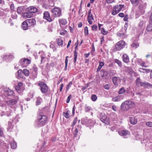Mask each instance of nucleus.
Returning a JSON list of instances; mask_svg holds the SVG:
<instances>
[{
  "label": "nucleus",
  "mask_w": 152,
  "mask_h": 152,
  "mask_svg": "<svg viewBox=\"0 0 152 152\" xmlns=\"http://www.w3.org/2000/svg\"><path fill=\"white\" fill-rule=\"evenodd\" d=\"M129 118L131 124L134 125L137 123V119L135 117H130Z\"/></svg>",
  "instance_id": "obj_18"
},
{
  "label": "nucleus",
  "mask_w": 152,
  "mask_h": 152,
  "mask_svg": "<svg viewBox=\"0 0 152 152\" xmlns=\"http://www.w3.org/2000/svg\"><path fill=\"white\" fill-rule=\"evenodd\" d=\"M123 61L125 63H128L129 61V58L126 54H124L122 56Z\"/></svg>",
  "instance_id": "obj_20"
},
{
  "label": "nucleus",
  "mask_w": 152,
  "mask_h": 152,
  "mask_svg": "<svg viewBox=\"0 0 152 152\" xmlns=\"http://www.w3.org/2000/svg\"><path fill=\"white\" fill-rule=\"evenodd\" d=\"M118 35L119 36L122 37V38H124L123 36L125 34L124 33H118Z\"/></svg>",
  "instance_id": "obj_63"
},
{
  "label": "nucleus",
  "mask_w": 152,
  "mask_h": 152,
  "mask_svg": "<svg viewBox=\"0 0 152 152\" xmlns=\"http://www.w3.org/2000/svg\"><path fill=\"white\" fill-rule=\"evenodd\" d=\"M57 43L59 46H62L63 43V40L61 38H58L57 39Z\"/></svg>",
  "instance_id": "obj_35"
},
{
  "label": "nucleus",
  "mask_w": 152,
  "mask_h": 152,
  "mask_svg": "<svg viewBox=\"0 0 152 152\" xmlns=\"http://www.w3.org/2000/svg\"><path fill=\"white\" fill-rule=\"evenodd\" d=\"M141 86H143L145 88H151L152 87V86L149 83L147 82H142L141 83Z\"/></svg>",
  "instance_id": "obj_23"
},
{
  "label": "nucleus",
  "mask_w": 152,
  "mask_h": 152,
  "mask_svg": "<svg viewBox=\"0 0 152 152\" xmlns=\"http://www.w3.org/2000/svg\"><path fill=\"white\" fill-rule=\"evenodd\" d=\"M94 20L93 15L92 16H88L87 20L88 23L90 24H92L93 23L92 20Z\"/></svg>",
  "instance_id": "obj_28"
},
{
  "label": "nucleus",
  "mask_w": 152,
  "mask_h": 152,
  "mask_svg": "<svg viewBox=\"0 0 152 152\" xmlns=\"http://www.w3.org/2000/svg\"><path fill=\"white\" fill-rule=\"evenodd\" d=\"M124 5L120 4L113 6V9L112 12L113 15H115L117 14L124 7Z\"/></svg>",
  "instance_id": "obj_4"
},
{
  "label": "nucleus",
  "mask_w": 152,
  "mask_h": 152,
  "mask_svg": "<svg viewBox=\"0 0 152 152\" xmlns=\"http://www.w3.org/2000/svg\"><path fill=\"white\" fill-rule=\"evenodd\" d=\"M128 16L127 15H126L124 18V21H128Z\"/></svg>",
  "instance_id": "obj_61"
},
{
  "label": "nucleus",
  "mask_w": 152,
  "mask_h": 152,
  "mask_svg": "<svg viewBox=\"0 0 152 152\" xmlns=\"http://www.w3.org/2000/svg\"><path fill=\"white\" fill-rule=\"evenodd\" d=\"M126 91V90L125 88L122 87L118 91V93L120 94H121L125 93Z\"/></svg>",
  "instance_id": "obj_32"
},
{
  "label": "nucleus",
  "mask_w": 152,
  "mask_h": 152,
  "mask_svg": "<svg viewBox=\"0 0 152 152\" xmlns=\"http://www.w3.org/2000/svg\"><path fill=\"white\" fill-rule=\"evenodd\" d=\"M119 134L121 136H123L124 138H126V136L129 135V133L127 130H124L121 132H118Z\"/></svg>",
  "instance_id": "obj_16"
},
{
  "label": "nucleus",
  "mask_w": 152,
  "mask_h": 152,
  "mask_svg": "<svg viewBox=\"0 0 152 152\" xmlns=\"http://www.w3.org/2000/svg\"><path fill=\"white\" fill-rule=\"evenodd\" d=\"M147 30L148 31H151L152 30V27L150 26V25H148L147 27Z\"/></svg>",
  "instance_id": "obj_54"
},
{
  "label": "nucleus",
  "mask_w": 152,
  "mask_h": 152,
  "mask_svg": "<svg viewBox=\"0 0 152 152\" xmlns=\"http://www.w3.org/2000/svg\"><path fill=\"white\" fill-rule=\"evenodd\" d=\"M70 112L69 111H67L66 113H64L63 115L66 118H69L70 116Z\"/></svg>",
  "instance_id": "obj_33"
},
{
  "label": "nucleus",
  "mask_w": 152,
  "mask_h": 152,
  "mask_svg": "<svg viewBox=\"0 0 152 152\" xmlns=\"http://www.w3.org/2000/svg\"><path fill=\"white\" fill-rule=\"evenodd\" d=\"M146 125L149 127H152V122H151L148 121L146 122Z\"/></svg>",
  "instance_id": "obj_52"
},
{
  "label": "nucleus",
  "mask_w": 152,
  "mask_h": 152,
  "mask_svg": "<svg viewBox=\"0 0 152 152\" xmlns=\"http://www.w3.org/2000/svg\"><path fill=\"white\" fill-rule=\"evenodd\" d=\"M58 21L60 25H65L67 23V21L65 19H59Z\"/></svg>",
  "instance_id": "obj_24"
},
{
  "label": "nucleus",
  "mask_w": 152,
  "mask_h": 152,
  "mask_svg": "<svg viewBox=\"0 0 152 152\" xmlns=\"http://www.w3.org/2000/svg\"><path fill=\"white\" fill-rule=\"evenodd\" d=\"M29 26L35 25L36 23L35 20L34 18L28 19L26 20Z\"/></svg>",
  "instance_id": "obj_13"
},
{
  "label": "nucleus",
  "mask_w": 152,
  "mask_h": 152,
  "mask_svg": "<svg viewBox=\"0 0 152 152\" xmlns=\"http://www.w3.org/2000/svg\"><path fill=\"white\" fill-rule=\"evenodd\" d=\"M100 116V120L102 122L107 125L110 124L109 118L104 113H101Z\"/></svg>",
  "instance_id": "obj_7"
},
{
  "label": "nucleus",
  "mask_w": 152,
  "mask_h": 152,
  "mask_svg": "<svg viewBox=\"0 0 152 152\" xmlns=\"http://www.w3.org/2000/svg\"><path fill=\"white\" fill-rule=\"evenodd\" d=\"M23 72L26 76H28L29 74V70L26 69L23 70Z\"/></svg>",
  "instance_id": "obj_37"
},
{
  "label": "nucleus",
  "mask_w": 152,
  "mask_h": 152,
  "mask_svg": "<svg viewBox=\"0 0 152 152\" xmlns=\"http://www.w3.org/2000/svg\"><path fill=\"white\" fill-rule=\"evenodd\" d=\"M23 73L21 69H19V70L18 72H17V75L18 76V77H20V78H22L23 77V75H22V73Z\"/></svg>",
  "instance_id": "obj_36"
},
{
  "label": "nucleus",
  "mask_w": 152,
  "mask_h": 152,
  "mask_svg": "<svg viewBox=\"0 0 152 152\" xmlns=\"http://www.w3.org/2000/svg\"><path fill=\"white\" fill-rule=\"evenodd\" d=\"M124 96L123 95H118L112 98V101L114 102H120L124 99Z\"/></svg>",
  "instance_id": "obj_12"
},
{
  "label": "nucleus",
  "mask_w": 152,
  "mask_h": 152,
  "mask_svg": "<svg viewBox=\"0 0 152 152\" xmlns=\"http://www.w3.org/2000/svg\"><path fill=\"white\" fill-rule=\"evenodd\" d=\"M5 56L7 58L9 59H12L14 58V56L13 54H9V55H5Z\"/></svg>",
  "instance_id": "obj_39"
},
{
  "label": "nucleus",
  "mask_w": 152,
  "mask_h": 152,
  "mask_svg": "<svg viewBox=\"0 0 152 152\" xmlns=\"http://www.w3.org/2000/svg\"><path fill=\"white\" fill-rule=\"evenodd\" d=\"M101 30L102 33L103 35H106L108 33L107 31H106L103 27L102 28Z\"/></svg>",
  "instance_id": "obj_44"
},
{
  "label": "nucleus",
  "mask_w": 152,
  "mask_h": 152,
  "mask_svg": "<svg viewBox=\"0 0 152 152\" xmlns=\"http://www.w3.org/2000/svg\"><path fill=\"white\" fill-rule=\"evenodd\" d=\"M17 101L15 99H12L7 102V103L9 105H12L16 104Z\"/></svg>",
  "instance_id": "obj_22"
},
{
  "label": "nucleus",
  "mask_w": 152,
  "mask_h": 152,
  "mask_svg": "<svg viewBox=\"0 0 152 152\" xmlns=\"http://www.w3.org/2000/svg\"><path fill=\"white\" fill-rule=\"evenodd\" d=\"M91 99L93 101H95L97 99V96L95 94H93L91 96Z\"/></svg>",
  "instance_id": "obj_42"
},
{
  "label": "nucleus",
  "mask_w": 152,
  "mask_h": 152,
  "mask_svg": "<svg viewBox=\"0 0 152 152\" xmlns=\"http://www.w3.org/2000/svg\"><path fill=\"white\" fill-rule=\"evenodd\" d=\"M11 148L13 149H15L16 148L17 144L16 142L14 141H13L11 142L10 143Z\"/></svg>",
  "instance_id": "obj_34"
},
{
  "label": "nucleus",
  "mask_w": 152,
  "mask_h": 152,
  "mask_svg": "<svg viewBox=\"0 0 152 152\" xmlns=\"http://www.w3.org/2000/svg\"><path fill=\"white\" fill-rule=\"evenodd\" d=\"M33 69L35 72H36L37 71L38 68L35 66L34 65L33 66Z\"/></svg>",
  "instance_id": "obj_62"
},
{
  "label": "nucleus",
  "mask_w": 152,
  "mask_h": 152,
  "mask_svg": "<svg viewBox=\"0 0 152 152\" xmlns=\"http://www.w3.org/2000/svg\"><path fill=\"white\" fill-rule=\"evenodd\" d=\"M71 96H72L70 94L68 96V97H67V100L66 101V102L67 103H69V101L71 99Z\"/></svg>",
  "instance_id": "obj_57"
},
{
  "label": "nucleus",
  "mask_w": 152,
  "mask_h": 152,
  "mask_svg": "<svg viewBox=\"0 0 152 152\" xmlns=\"http://www.w3.org/2000/svg\"><path fill=\"white\" fill-rule=\"evenodd\" d=\"M43 18L49 22L52 21V19L50 16V14L48 11H45L43 13Z\"/></svg>",
  "instance_id": "obj_10"
},
{
  "label": "nucleus",
  "mask_w": 152,
  "mask_h": 152,
  "mask_svg": "<svg viewBox=\"0 0 152 152\" xmlns=\"http://www.w3.org/2000/svg\"><path fill=\"white\" fill-rule=\"evenodd\" d=\"M84 31H85V35H88V27L87 26H86L85 27Z\"/></svg>",
  "instance_id": "obj_51"
},
{
  "label": "nucleus",
  "mask_w": 152,
  "mask_h": 152,
  "mask_svg": "<svg viewBox=\"0 0 152 152\" xmlns=\"http://www.w3.org/2000/svg\"><path fill=\"white\" fill-rule=\"evenodd\" d=\"M77 49V45L75 47V50L74 52V55L73 57V62L74 64H75L77 57V52L76 50Z\"/></svg>",
  "instance_id": "obj_17"
},
{
  "label": "nucleus",
  "mask_w": 152,
  "mask_h": 152,
  "mask_svg": "<svg viewBox=\"0 0 152 152\" xmlns=\"http://www.w3.org/2000/svg\"><path fill=\"white\" fill-rule=\"evenodd\" d=\"M3 128L0 127V136H3Z\"/></svg>",
  "instance_id": "obj_56"
},
{
  "label": "nucleus",
  "mask_w": 152,
  "mask_h": 152,
  "mask_svg": "<svg viewBox=\"0 0 152 152\" xmlns=\"http://www.w3.org/2000/svg\"><path fill=\"white\" fill-rule=\"evenodd\" d=\"M13 128V126L12 125V123L10 122H8V126L7 128V131L9 132H12V130Z\"/></svg>",
  "instance_id": "obj_26"
},
{
  "label": "nucleus",
  "mask_w": 152,
  "mask_h": 152,
  "mask_svg": "<svg viewBox=\"0 0 152 152\" xmlns=\"http://www.w3.org/2000/svg\"><path fill=\"white\" fill-rule=\"evenodd\" d=\"M146 4L145 3L140 4L139 6V9L142 14H143L145 12V10L146 8Z\"/></svg>",
  "instance_id": "obj_14"
},
{
  "label": "nucleus",
  "mask_w": 152,
  "mask_h": 152,
  "mask_svg": "<svg viewBox=\"0 0 152 152\" xmlns=\"http://www.w3.org/2000/svg\"><path fill=\"white\" fill-rule=\"evenodd\" d=\"M29 26L26 21H23L21 25V28L24 30H26L28 29Z\"/></svg>",
  "instance_id": "obj_21"
},
{
  "label": "nucleus",
  "mask_w": 152,
  "mask_h": 152,
  "mask_svg": "<svg viewBox=\"0 0 152 152\" xmlns=\"http://www.w3.org/2000/svg\"><path fill=\"white\" fill-rule=\"evenodd\" d=\"M67 32V31L65 30H62L60 32V34L61 35H64L65 34H66Z\"/></svg>",
  "instance_id": "obj_50"
},
{
  "label": "nucleus",
  "mask_w": 152,
  "mask_h": 152,
  "mask_svg": "<svg viewBox=\"0 0 152 152\" xmlns=\"http://www.w3.org/2000/svg\"><path fill=\"white\" fill-rule=\"evenodd\" d=\"M4 91H5V94L9 96H11L13 95V91L11 90L9 88L6 89Z\"/></svg>",
  "instance_id": "obj_19"
},
{
  "label": "nucleus",
  "mask_w": 152,
  "mask_h": 152,
  "mask_svg": "<svg viewBox=\"0 0 152 152\" xmlns=\"http://www.w3.org/2000/svg\"><path fill=\"white\" fill-rule=\"evenodd\" d=\"M104 63L103 62H101V61H100L99 62V66H101V67H102L104 66Z\"/></svg>",
  "instance_id": "obj_64"
},
{
  "label": "nucleus",
  "mask_w": 152,
  "mask_h": 152,
  "mask_svg": "<svg viewBox=\"0 0 152 152\" xmlns=\"http://www.w3.org/2000/svg\"><path fill=\"white\" fill-rule=\"evenodd\" d=\"M92 30L94 31H96L97 29V26L96 25H94L92 26Z\"/></svg>",
  "instance_id": "obj_55"
},
{
  "label": "nucleus",
  "mask_w": 152,
  "mask_h": 152,
  "mask_svg": "<svg viewBox=\"0 0 152 152\" xmlns=\"http://www.w3.org/2000/svg\"><path fill=\"white\" fill-rule=\"evenodd\" d=\"M134 106L135 103L133 102L131 100H126L122 103L121 106V108L122 110L127 111Z\"/></svg>",
  "instance_id": "obj_1"
},
{
  "label": "nucleus",
  "mask_w": 152,
  "mask_h": 152,
  "mask_svg": "<svg viewBox=\"0 0 152 152\" xmlns=\"http://www.w3.org/2000/svg\"><path fill=\"white\" fill-rule=\"evenodd\" d=\"M91 108L90 107L86 106L85 108V111L86 112H89L91 110Z\"/></svg>",
  "instance_id": "obj_48"
},
{
  "label": "nucleus",
  "mask_w": 152,
  "mask_h": 152,
  "mask_svg": "<svg viewBox=\"0 0 152 152\" xmlns=\"http://www.w3.org/2000/svg\"><path fill=\"white\" fill-rule=\"evenodd\" d=\"M79 129H78L77 127L75 128V131L73 132V134L75 137L77 136Z\"/></svg>",
  "instance_id": "obj_46"
},
{
  "label": "nucleus",
  "mask_w": 152,
  "mask_h": 152,
  "mask_svg": "<svg viewBox=\"0 0 152 152\" xmlns=\"http://www.w3.org/2000/svg\"><path fill=\"white\" fill-rule=\"evenodd\" d=\"M77 117H76L74 118L72 124L71 125V126L72 127V129H73V127L74 126V125L76 123L77 121Z\"/></svg>",
  "instance_id": "obj_41"
},
{
  "label": "nucleus",
  "mask_w": 152,
  "mask_h": 152,
  "mask_svg": "<svg viewBox=\"0 0 152 152\" xmlns=\"http://www.w3.org/2000/svg\"><path fill=\"white\" fill-rule=\"evenodd\" d=\"M51 11L52 15L54 17H59L61 15V11L58 7L54 8L51 10Z\"/></svg>",
  "instance_id": "obj_5"
},
{
  "label": "nucleus",
  "mask_w": 152,
  "mask_h": 152,
  "mask_svg": "<svg viewBox=\"0 0 152 152\" xmlns=\"http://www.w3.org/2000/svg\"><path fill=\"white\" fill-rule=\"evenodd\" d=\"M117 78L116 77H115L113 78V82L114 84L115 85H117L118 84L117 82Z\"/></svg>",
  "instance_id": "obj_43"
},
{
  "label": "nucleus",
  "mask_w": 152,
  "mask_h": 152,
  "mask_svg": "<svg viewBox=\"0 0 152 152\" xmlns=\"http://www.w3.org/2000/svg\"><path fill=\"white\" fill-rule=\"evenodd\" d=\"M23 16L24 17H26L27 18H29L33 16L32 13L28 12H27L24 13L23 14Z\"/></svg>",
  "instance_id": "obj_25"
},
{
  "label": "nucleus",
  "mask_w": 152,
  "mask_h": 152,
  "mask_svg": "<svg viewBox=\"0 0 152 152\" xmlns=\"http://www.w3.org/2000/svg\"><path fill=\"white\" fill-rule=\"evenodd\" d=\"M30 60L28 58H22L20 59L19 61V63L21 65H23L24 64H28L31 63Z\"/></svg>",
  "instance_id": "obj_9"
},
{
  "label": "nucleus",
  "mask_w": 152,
  "mask_h": 152,
  "mask_svg": "<svg viewBox=\"0 0 152 152\" xmlns=\"http://www.w3.org/2000/svg\"><path fill=\"white\" fill-rule=\"evenodd\" d=\"M86 124L88 126H92L94 124V122L91 119H90L88 120V121L86 122Z\"/></svg>",
  "instance_id": "obj_27"
},
{
  "label": "nucleus",
  "mask_w": 152,
  "mask_h": 152,
  "mask_svg": "<svg viewBox=\"0 0 152 152\" xmlns=\"http://www.w3.org/2000/svg\"><path fill=\"white\" fill-rule=\"evenodd\" d=\"M38 86L40 87V90L43 93H46L48 91V88L44 82L39 81V82Z\"/></svg>",
  "instance_id": "obj_3"
},
{
  "label": "nucleus",
  "mask_w": 152,
  "mask_h": 152,
  "mask_svg": "<svg viewBox=\"0 0 152 152\" xmlns=\"http://www.w3.org/2000/svg\"><path fill=\"white\" fill-rule=\"evenodd\" d=\"M23 83L20 82L18 84V85L15 86V89L19 93H22L23 89Z\"/></svg>",
  "instance_id": "obj_11"
},
{
  "label": "nucleus",
  "mask_w": 152,
  "mask_h": 152,
  "mask_svg": "<svg viewBox=\"0 0 152 152\" xmlns=\"http://www.w3.org/2000/svg\"><path fill=\"white\" fill-rule=\"evenodd\" d=\"M130 1L133 5L135 6H137L139 3L138 0H130Z\"/></svg>",
  "instance_id": "obj_30"
},
{
  "label": "nucleus",
  "mask_w": 152,
  "mask_h": 152,
  "mask_svg": "<svg viewBox=\"0 0 152 152\" xmlns=\"http://www.w3.org/2000/svg\"><path fill=\"white\" fill-rule=\"evenodd\" d=\"M104 88L107 90H108L110 89V86L108 84H107L104 86Z\"/></svg>",
  "instance_id": "obj_53"
},
{
  "label": "nucleus",
  "mask_w": 152,
  "mask_h": 152,
  "mask_svg": "<svg viewBox=\"0 0 152 152\" xmlns=\"http://www.w3.org/2000/svg\"><path fill=\"white\" fill-rule=\"evenodd\" d=\"M10 9L11 10L13 11H14L15 10H14V5L13 4H12L10 5Z\"/></svg>",
  "instance_id": "obj_60"
},
{
  "label": "nucleus",
  "mask_w": 152,
  "mask_h": 152,
  "mask_svg": "<svg viewBox=\"0 0 152 152\" xmlns=\"http://www.w3.org/2000/svg\"><path fill=\"white\" fill-rule=\"evenodd\" d=\"M69 57L68 56H66V59L65 60V69L67 68V66L68 62V58Z\"/></svg>",
  "instance_id": "obj_47"
},
{
  "label": "nucleus",
  "mask_w": 152,
  "mask_h": 152,
  "mask_svg": "<svg viewBox=\"0 0 152 152\" xmlns=\"http://www.w3.org/2000/svg\"><path fill=\"white\" fill-rule=\"evenodd\" d=\"M138 71L141 72L145 73L146 72L147 73L150 72L151 70L150 69H143L142 68H140L138 69Z\"/></svg>",
  "instance_id": "obj_29"
},
{
  "label": "nucleus",
  "mask_w": 152,
  "mask_h": 152,
  "mask_svg": "<svg viewBox=\"0 0 152 152\" xmlns=\"http://www.w3.org/2000/svg\"><path fill=\"white\" fill-rule=\"evenodd\" d=\"M107 4H111L114 1V0H106Z\"/></svg>",
  "instance_id": "obj_58"
},
{
  "label": "nucleus",
  "mask_w": 152,
  "mask_h": 152,
  "mask_svg": "<svg viewBox=\"0 0 152 152\" xmlns=\"http://www.w3.org/2000/svg\"><path fill=\"white\" fill-rule=\"evenodd\" d=\"M88 86V85L87 84L86 86H83L82 87V88H81V90L83 91H84L85 89H86L87 87Z\"/></svg>",
  "instance_id": "obj_59"
},
{
  "label": "nucleus",
  "mask_w": 152,
  "mask_h": 152,
  "mask_svg": "<svg viewBox=\"0 0 152 152\" xmlns=\"http://www.w3.org/2000/svg\"><path fill=\"white\" fill-rule=\"evenodd\" d=\"M125 45V42H124L123 41H120L115 44V48L117 50H119L124 47Z\"/></svg>",
  "instance_id": "obj_6"
},
{
  "label": "nucleus",
  "mask_w": 152,
  "mask_h": 152,
  "mask_svg": "<svg viewBox=\"0 0 152 152\" xmlns=\"http://www.w3.org/2000/svg\"><path fill=\"white\" fill-rule=\"evenodd\" d=\"M47 120V117L46 115H39L38 116V121L36 122L35 124L38 127L41 126Z\"/></svg>",
  "instance_id": "obj_2"
},
{
  "label": "nucleus",
  "mask_w": 152,
  "mask_h": 152,
  "mask_svg": "<svg viewBox=\"0 0 152 152\" xmlns=\"http://www.w3.org/2000/svg\"><path fill=\"white\" fill-rule=\"evenodd\" d=\"M115 62L117 63L119 66H122V64L121 61L118 60L117 59H116L115 60Z\"/></svg>",
  "instance_id": "obj_49"
},
{
  "label": "nucleus",
  "mask_w": 152,
  "mask_h": 152,
  "mask_svg": "<svg viewBox=\"0 0 152 152\" xmlns=\"http://www.w3.org/2000/svg\"><path fill=\"white\" fill-rule=\"evenodd\" d=\"M131 46L134 48H136L139 46V44L137 42H134L131 45Z\"/></svg>",
  "instance_id": "obj_40"
},
{
  "label": "nucleus",
  "mask_w": 152,
  "mask_h": 152,
  "mask_svg": "<svg viewBox=\"0 0 152 152\" xmlns=\"http://www.w3.org/2000/svg\"><path fill=\"white\" fill-rule=\"evenodd\" d=\"M23 10V7H18V8L17 11L18 13L20 14Z\"/></svg>",
  "instance_id": "obj_45"
},
{
  "label": "nucleus",
  "mask_w": 152,
  "mask_h": 152,
  "mask_svg": "<svg viewBox=\"0 0 152 152\" xmlns=\"http://www.w3.org/2000/svg\"><path fill=\"white\" fill-rule=\"evenodd\" d=\"M42 100V99L40 97H38L37 98V100H36V105H39Z\"/></svg>",
  "instance_id": "obj_38"
},
{
  "label": "nucleus",
  "mask_w": 152,
  "mask_h": 152,
  "mask_svg": "<svg viewBox=\"0 0 152 152\" xmlns=\"http://www.w3.org/2000/svg\"><path fill=\"white\" fill-rule=\"evenodd\" d=\"M28 12L32 13H35L37 12L38 9L34 6H30L28 8Z\"/></svg>",
  "instance_id": "obj_15"
},
{
  "label": "nucleus",
  "mask_w": 152,
  "mask_h": 152,
  "mask_svg": "<svg viewBox=\"0 0 152 152\" xmlns=\"http://www.w3.org/2000/svg\"><path fill=\"white\" fill-rule=\"evenodd\" d=\"M135 82L136 85L139 86H141V83H142V82L141 81L140 78L139 77L137 78L135 80Z\"/></svg>",
  "instance_id": "obj_31"
},
{
  "label": "nucleus",
  "mask_w": 152,
  "mask_h": 152,
  "mask_svg": "<svg viewBox=\"0 0 152 152\" xmlns=\"http://www.w3.org/2000/svg\"><path fill=\"white\" fill-rule=\"evenodd\" d=\"M100 116V120L102 122L107 125L110 124L109 118L104 113H101Z\"/></svg>",
  "instance_id": "obj_8"
}]
</instances>
